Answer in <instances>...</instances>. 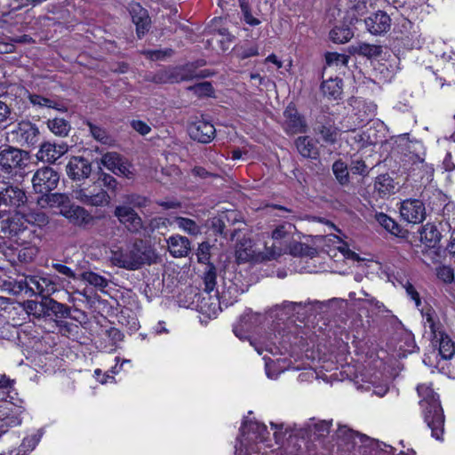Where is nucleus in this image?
Listing matches in <instances>:
<instances>
[{"label":"nucleus","instance_id":"1","mask_svg":"<svg viewBox=\"0 0 455 455\" xmlns=\"http://www.w3.org/2000/svg\"><path fill=\"white\" fill-rule=\"evenodd\" d=\"M421 397L424 421L431 430V435L438 441L443 440L444 433V414L438 395L430 387L420 385L417 387Z\"/></svg>","mask_w":455,"mask_h":455},{"label":"nucleus","instance_id":"2","mask_svg":"<svg viewBox=\"0 0 455 455\" xmlns=\"http://www.w3.org/2000/svg\"><path fill=\"white\" fill-rule=\"evenodd\" d=\"M150 258V250L142 239L121 246H115L111 250L110 260L114 266L128 270H136L145 264Z\"/></svg>","mask_w":455,"mask_h":455},{"label":"nucleus","instance_id":"3","mask_svg":"<svg viewBox=\"0 0 455 455\" xmlns=\"http://www.w3.org/2000/svg\"><path fill=\"white\" fill-rule=\"evenodd\" d=\"M204 292L198 298L200 311L209 317H215L222 310L219 291L215 289L217 284V270L213 264H208L203 275Z\"/></svg>","mask_w":455,"mask_h":455},{"label":"nucleus","instance_id":"4","mask_svg":"<svg viewBox=\"0 0 455 455\" xmlns=\"http://www.w3.org/2000/svg\"><path fill=\"white\" fill-rule=\"evenodd\" d=\"M59 276L45 274L43 272L25 275L23 280L19 282V287L25 289L29 295L48 298L59 291Z\"/></svg>","mask_w":455,"mask_h":455},{"label":"nucleus","instance_id":"5","mask_svg":"<svg viewBox=\"0 0 455 455\" xmlns=\"http://www.w3.org/2000/svg\"><path fill=\"white\" fill-rule=\"evenodd\" d=\"M28 160V152L7 147L0 151V170L12 179L26 168Z\"/></svg>","mask_w":455,"mask_h":455},{"label":"nucleus","instance_id":"6","mask_svg":"<svg viewBox=\"0 0 455 455\" xmlns=\"http://www.w3.org/2000/svg\"><path fill=\"white\" fill-rule=\"evenodd\" d=\"M27 200L25 191L18 186L9 183L0 187V219L6 213L20 212L19 209L25 205Z\"/></svg>","mask_w":455,"mask_h":455},{"label":"nucleus","instance_id":"7","mask_svg":"<svg viewBox=\"0 0 455 455\" xmlns=\"http://www.w3.org/2000/svg\"><path fill=\"white\" fill-rule=\"evenodd\" d=\"M296 228L290 222L277 226L272 232L273 243L270 246L265 245L262 252V259L267 260L275 259L287 251V244L284 241Z\"/></svg>","mask_w":455,"mask_h":455},{"label":"nucleus","instance_id":"8","mask_svg":"<svg viewBox=\"0 0 455 455\" xmlns=\"http://www.w3.org/2000/svg\"><path fill=\"white\" fill-rule=\"evenodd\" d=\"M74 197L84 204L95 207L107 206L111 201L109 194L98 184V181L93 185L74 190Z\"/></svg>","mask_w":455,"mask_h":455},{"label":"nucleus","instance_id":"9","mask_svg":"<svg viewBox=\"0 0 455 455\" xmlns=\"http://www.w3.org/2000/svg\"><path fill=\"white\" fill-rule=\"evenodd\" d=\"M59 180L60 174L53 168L45 166L36 170L31 181L36 193L48 195L57 188Z\"/></svg>","mask_w":455,"mask_h":455},{"label":"nucleus","instance_id":"10","mask_svg":"<svg viewBox=\"0 0 455 455\" xmlns=\"http://www.w3.org/2000/svg\"><path fill=\"white\" fill-rule=\"evenodd\" d=\"M12 139L20 146H34L39 140V130L29 121L20 122L11 132Z\"/></svg>","mask_w":455,"mask_h":455},{"label":"nucleus","instance_id":"11","mask_svg":"<svg viewBox=\"0 0 455 455\" xmlns=\"http://www.w3.org/2000/svg\"><path fill=\"white\" fill-rule=\"evenodd\" d=\"M401 217L408 223L418 224L426 218V208L419 199H406L401 203Z\"/></svg>","mask_w":455,"mask_h":455},{"label":"nucleus","instance_id":"12","mask_svg":"<svg viewBox=\"0 0 455 455\" xmlns=\"http://www.w3.org/2000/svg\"><path fill=\"white\" fill-rule=\"evenodd\" d=\"M114 214L118 219L119 222L131 233L138 234L143 228L141 218L131 207L116 206Z\"/></svg>","mask_w":455,"mask_h":455},{"label":"nucleus","instance_id":"13","mask_svg":"<svg viewBox=\"0 0 455 455\" xmlns=\"http://www.w3.org/2000/svg\"><path fill=\"white\" fill-rule=\"evenodd\" d=\"M240 431L243 436L241 445L245 446L251 442L261 443L267 439V427L256 421H250L249 423L244 421Z\"/></svg>","mask_w":455,"mask_h":455},{"label":"nucleus","instance_id":"14","mask_svg":"<svg viewBox=\"0 0 455 455\" xmlns=\"http://www.w3.org/2000/svg\"><path fill=\"white\" fill-rule=\"evenodd\" d=\"M5 220L0 219V230L5 237L14 238L27 229L26 221L21 212H14Z\"/></svg>","mask_w":455,"mask_h":455},{"label":"nucleus","instance_id":"15","mask_svg":"<svg viewBox=\"0 0 455 455\" xmlns=\"http://www.w3.org/2000/svg\"><path fill=\"white\" fill-rule=\"evenodd\" d=\"M216 133L214 125L204 119H199L193 122L188 126V134L194 140H197L201 143L211 142Z\"/></svg>","mask_w":455,"mask_h":455},{"label":"nucleus","instance_id":"16","mask_svg":"<svg viewBox=\"0 0 455 455\" xmlns=\"http://www.w3.org/2000/svg\"><path fill=\"white\" fill-rule=\"evenodd\" d=\"M68 176L73 180L87 179L92 172V164L83 156H72L66 167Z\"/></svg>","mask_w":455,"mask_h":455},{"label":"nucleus","instance_id":"17","mask_svg":"<svg viewBox=\"0 0 455 455\" xmlns=\"http://www.w3.org/2000/svg\"><path fill=\"white\" fill-rule=\"evenodd\" d=\"M283 128L287 133L296 134L307 132V124L294 107L288 106L283 112Z\"/></svg>","mask_w":455,"mask_h":455},{"label":"nucleus","instance_id":"18","mask_svg":"<svg viewBox=\"0 0 455 455\" xmlns=\"http://www.w3.org/2000/svg\"><path fill=\"white\" fill-rule=\"evenodd\" d=\"M101 164L116 175L129 177L132 173L127 163L116 152H108L100 159Z\"/></svg>","mask_w":455,"mask_h":455},{"label":"nucleus","instance_id":"19","mask_svg":"<svg viewBox=\"0 0 455 455\" xmlns=\"http://www.w3.org/2000/svg\"><path fill=\"white\" fill-rule=\"evenodd\" d=\"M61 214L72 224L78 227H86L93 221L92 214L84 207L70 204L66 209H61Z\"/></svg>","mask_w":455,"mask_h":455},{"label":"nucleus","instance_id":"20","mask_svg":"<svg viewBox=\"0 0 455 455\" xmlns=\"http://www.w3.org/2000/svg\"><path fill=\"white\" fill-rule=\"evenodd\" d=\"M68 150V146L66 143H52L44 142L41 145L37 153V158L43 162L55 163Z\"/></svg>","mask_w":455,"mask_h":455},{"label":"nucleus","instance_id":"21","mask_svg":"<svg viewBox=\"0 0 455 455\" xmlns=\"http://www.w3.org/2000/svg\"><path fill=\"white\" fill-rule=\"evenodd\" d=\"M129 12L132 16V22L136 26V32L139 37L145 35L150 27V18L148 11L140 4L133 3L130 4Z\"/></svg>","mask_w":455,"mask_h":455},{"label":"nucleus","instance_id":"22","mask_svg":"<svg viewBox=\"0 0 455 455\" xmlns=\"http://www.w3.org/2000/svg\"><path fill=\"white\" fill-rule=\"evenodd\" d=\"M365 26L370 33L380 35L389 30L391 27V19L384 12L379 11L364 20Z\"/></svg>","mask_w":455,"mask_h":455},{"label":"nucleus","instance_id":"23","mask_svg":"<svg viewBox=\"0 0 455 455\" xmlns=\"http://www.w3.org/2000/svg\"><path fill=\"white\" fill-rule=\"evenodd\" d=\"M315 132L321 135L323 140L328 144H334L338 139L339 129L335 126L334 122L325 116L317 119Z\"/></svg>","mask_w":455,"mask_h":455},{"label":"nucleus","instance_id":"24","mask_svg":"<svg viewBox=\"0 0 455 455\" xmlns=\"http://www.w3.org/2000/svg\"><path fill=\"white\" fill-rule=\"evenodd\" d=\"M167 244L170 253L175 258L186 257L191 250L188 238L180 235L170 236Z\"/></svg>","mask_w":455,"mask_h":455},{"label":"nucleus","instance_id":"25","mask_svg":"<svg viewBox=\"0 0 455 455\" xmlns=\"http://www.w3.org/2000/svg\"><path fill=\"white\" fill-rule=\"evenodd\" d=\"M421 314L425 328L430 330L432 338H438V335L443 331V325L435 311L431 307H426L421 310Z\"/></svg>","mask_w":455,"mask_h":455},{"label":"nucleus","instance_id":"26","mask_svg":"<svg viewBox=\"0 0 455 455\" xmlns=\"http://www.w3.org/2000/svg\"><path fill=\"white\" fill-rule=\"evenodd\" d=\"M299 153L305 158L315 159L318 156V148L315 141L309 136H300L295 141Z\"/></svg>","mask_w":455,"mask_h":455},{"label":"nucleus","instance_id":"27","mask_svg":"<svg viewBox=\"0 0 455 455\" xmlns=\"http://www.w3.org/2000/svg\"><path fill=\"white\" fill-rule=\"evenodd\" d=\"M255 258L251 239L243 237L235 245V259L238 263H245Z\"/></svg>","mask_w":455,"mask_h":455},{"label":"nucleus","instance_id":"28","mask_svg":"<svg viewBox=\"0 0 455 455\" xmlns=\"http://www.w3.org/2000/svg\"><path fill=\"white\" fill-rule=\"evenodd\" d=\"M394 180L388 174L379 175L374 182V189L380 197H386L395 193Z\"/></svg>","mask_w":455,"mask_h":455},{"label":"nucleus","instance_id":"29","mask_svg":"<svg viewBox=\"0 0 455 455\" xmlns=\"http://www.w3.org/2000/svg\"><path fill=\"white\" fill-rule=\"evenodd\" d=\"M432 339L439 343V355L443 359L448 360L454 355L455 343L443 331L438 335V338H432Z\"/></svg>","mask_w":455,"mask_h":455},{"label":"nucleus","instance_id":"30","mask_svg":"<svg viewBox=\"0 0 455 455\" xmlns=\"http://www.w3.org/2000/svg\"><path fill=\"white\" fill-rule=\"evenodd\" d=\"M45 317L55 316L57 318H68L70 316V308L55 299L46 298Z\"/></svg>","mask_w":455,"mask_h":455},{"label":"nucleus","instance_id":"31","mask_svg":"<svg viewBox=\"0 0 455 455\" xmlns=\"http://www.w3.org/2000/svg\"><path fill=\"white\" fill-rule=\"evenodd\" d=\"M420 241L428 247H435L441 239V233L437 228L431 224H426L419 232Z\"/></svg>","mask_w":455,"mask_h":455},{"label":"nucleus","instance_id":"32","mask_svg":"<svg viewBox=\"0 0 455 455\" xmlns=\"http://www.w3.org/2000/svg\"><path fill=\"white\" fill-rule=\"evenodd\" d=\"M202 76L198 74L196 69L192 64H187L185 66L175 68L171 75L172 82L189 81L194 78Z\"/></svg>","mask_w":455,"mask_h":455},{"label":"nucleus","instance_id":"33","mask_svg":"<svg viewBox=\"0 0 455 455\" xmlns=\"http://www.w3.org/2000/svg\"><path fill=\"white\" fill-rule=\"evenodd\" d=\"M173 223L189 235L196 236L202 233L201 226L195 220L185 217H175Z\"/></svg>","mask_w":455,"mask_h":455},{"label":"nucleus","instance_id":"34","mask_svg":"<svg viewBox=\"0 0 455 455\" xmlns=\"http://www.w3.org/2000/svg\"><path fill=\"white\" fill-rule=\"evenodd\" d=\"M321 89L325 96L337 99L342 92V81L339 78L328 79L322 83Z\"/></svg>","mask_w":455,"mask_h":455},{"label":"nucleus","instance_id":"35","mask_svg":"<svg viewBox=\"0 0 455 455\" xmlns=\"http://www.w3.org/2000/svg\"><path fill=\"white\" fill-rule=\"evenodd\" d=\"M331 426V421H315V419H311V421L307 425L309 434L314 435L315 438L326 436L330 433Z\"/></svg>","mask_w":455,"mask_h":455},{"label":"nucleus","instance_id":"36","mask_svg":"<svg viewBox=\"0 0 455 455\" xmlns=\"http://www.w3.org/2000/svg\"><path fill=\"white\" fill-rule=\"evenodd\" d=\"M78 280L84 281L90 285L101 290L108 285L107 278L92 271H84L79 275Z\"/></svg>","mask_w":455,"mask_h":455},{"label":"nucleus","instance_id":"37","mask_svg":"<svg viewBox=\"0 0 455 455\" xmlns=\"http://www.w3.org/2000/svg\"><path fill=\"white\" fill-rule=\"evenodd\" d=\"M337 436L338 438H342L346 442H352L354 444H356V439H359L362 443L370 440L367 435L355 432L347 426L339 427L337 430Z\"/></svg>","mask_w":455,"mask_h":455},{"label":"nucleus","instance_id":"38","mask_svg":"<svg viewBox=\"0 0 455 455\" xmlns=\"http://www.w3.org/2000/svg\"><path fill=\"white\" fill-rule=\"evenodd\" d=\"M354 36V32L347 26H337L330 32V38L337 44H345Z\"/></svg>","mask_w":455,"mask_h":455},{"label":"nucleus","instance_id":"39","mask_svg":"<svg viewBox=\"0 0 455 455\" xmlns=\"http://www.w3.org/2000/svg\"><path fill=\"white\" fill-rule=\"evenodd\" d=\"M367 0H349L347 19L350 23L357 20L358 16L363 15L367 11Z\"/></svg>","mask_w":455,"mask_h":455},{"label":"nucleus","instance_id":"40","mask_svg":"<svg viewBox=\"0 0 455 455\" xmlns=\"http://www.w3.org/2000/svg\"><path fill=\"white\" fill-rule=\"evenodd\" d=\"M24 308L28 315L36 318L45 317L46 298H43L42 301L28 300L24 304Z\"/></svg>","mask_w":455,"mask_h":455},{"label":"nucleus","instance_id":"41","mask_svg":"<svg viewBox=\"0 0 455 455\" xmlns=\"http://www.w3.org/2000/svg\"><path fill=\"white\" fill-rule=\"evenodd\" d=\"M376 220L392 235H399L402 233V228L399 224L383 212L376 214Z\"/></svg>","mask_w":455,"mask_h":455},{"label":"nucleus","instance_id":"42","mask_svg":"<svg viewBox=\"0 0 455 455\" xmlns=\"http://www.w3.org/2000/svg\"><path fill=\"white\" fill-rule=\"evenodd\" d=\"M255 317L252 312H245L239 318L238 323L234 326L233 331L239 339H243L242 331H249L251 328V320Z\"/></svg>","mask_w":455,"mask_h":455},{"label":"nucleus","instance_id":"43","mask_svg":"<svg viewBox=\"0 0 455 455\" xmlns=\"http://www.w3.org/2000/svg\"><path fill=\"white\" fill-rule=\"evenodd\" d=\"M49 129L57 136L66 137L70 131V124L63 118H53L48 121Z\"/></svg>","mask_w":455,"mask_h":455},{"label":"nucleus","instance_id":"44","mask_svg":"<svg viewBox=\"0 0 455 455\" xmlns=\"http://www.w3.org/2000/svg\"><path fill=\"white\" fill-rule=\"evenodd\" d=\"M347 140L351 146H357L358 148H364L372 144L369 134L365 132H357L355 129L351 130V134Z\"/></svg>","mask_w":455,"mask_h":455},{"label":"nucleus","instance_id":"45","mask_svg":"<svg viewBox=\"0 0 455 455\" xmlns=\"http://www.w3.org/2000/svg\"><path fill=\"white\" fill-rule=\"evenodd\" d=\"M26 225L31 224L36 226H44L48 223V218L45 213L40 211H29L22 212Z\"/></svg>","mask_w":455,"mask_h":455},{"label":"nucleus","instance_id":"46","mask_svg":"<svg viewBox=\"0 0 455 455\" xmlns=\"http://www.w3.org/2000/svg\"><path fill=\"white\" fill-rule=\"evenodd\" d=\"M47 196V202L50 204V206H58L62 207V209H66L70 205V199L69 196L67 194L62 193H52L48 194Z\"/></svg>","mask_w":455,"mask_h":455},{"label":"nucleus","instance_id":"47","mask_svg":"<svg viewBox=\"0 0 455 455\" xmlns=\"http://www.w3.org/2000/svg\"><path fill=\"white\" fill-rule=\"evenodd\" d=\"M332 172L338 181L344 185L348 182V172L347 164L341 160L334 162L332 164Z\"/></svg>","mask_w":455,"mask_h":455},{"label":"nucleus","instance_id":"48","mask_svg":"<svg viewBox=\"0 0 455 455\" xmlns=\"http://www.w3.org/2000/svg\"><path fill=\"white\" fill-rule=\"evenodd\" d=\"M237 57L245 60L259 55V47L256 44H243L236 48Z\"/></svg>","mask_w":455,"mask_h":455},{"label":"nucleus","instance_id":"49","mask_svg":"<svg viewBox=\"0 0 455 455\" xmlns=\"http://www.w3.org/2000/svg\"><path fill=\"white\" fill-rule=\"evenodd\" d=\"M212 245L208 242H203L198 245L196 257L199 263L205 264L208 267L211 259Z\"/></svg>","mask_w":455,"mask_h":455},{"label":"nucleus","instance_id":"50","mask_svg":"<svg viewBox=\"0 0 455 455\" xmlns=\"http://www.w3.org/2000/svg\"><path fill=\"white\" fill-rule=\"evenodd\" d=\"M325 61L328 66H346L348 62V56L337 52H327Z\"/></svg>","mask_w":455,"mask_h":455},{"label":"nucleus","instance_id":"51","mask_svg":"<svg viewBox=\"0 0 455 455\" xmlns=\"http://www.w3.org/2000/svg\"><path fill=\"white\" fill-rule=\"evenodd\" d=\"M188 89L198 97L210 96L213 92L212 85L209 82L198 83L195 85L189 86Z\"/></svg>","mask_w":455,"mask_h":455},{"label":"nucleus","instance_id":"52","mask_svg":"<svg viewBox=\"0 0 455 455\" xmlns=\"http://www.w3.org/2000/svg\"><path fill=\"white\" fill-rule=\"evenodd\" d=\"M90 128V132L92 136L98 141L108 144L110 141V138L108 132L101 127L92 124L91 123L88 124Z\"/></svg>","mask_w":455,"mask_h":455},{"label":"nucleus","instance_id":"53","mask_svg":"<svg viewBox=\"0 0 455 455\" xmlns=\"http://www.w3.org/2000/svg\"><path fill=\"white\" fill-rule=\"evenodd\" d=\"M98 184L100 186L105 187L107 189L110 190L111 192H116L117 188L118 182L117 180L111 176L110 174L102 172L100 173V177L98 178Z\"/></svg>","mask_w":455,"mask_h":455},{"label":"nucleus","instance_id":"54","mask_svg":"<svg viewBox=\"0 0 455 455\" xmlns=\"http://www.w3.org/2000/svg\"><path fill=\"white\" fill-rule=\"evenodd\" d=\"M172 53L173 51L171 48L165 50H148L144 52V54L151 60H164L172 56Z\"/></svg>","mask_w":455,"mask_h":455},{"label":"nucleus","instance_id":"55","mask_svg":"<svg viewBox=\"0 0 455 455\" xmlns=\"http://www.w3.org/2000/svg\"><path fill=\"white\" fill-rule=\"evenodd\" d=\"M437 277L446 283H451L454 281V273L451 267L448 266H441L436 268Z\"/></svg>","mask_w":455,"mask_h":455},{"label":"nucleus","instance_id":"56","mask_svg":"<svg viewBox=\"0 0 455 455\" xmlns=\"http://www.w3.org/2000/svg\"><path fill=\"white\" fill-rule=\"evenodd\" d=\"M52 268L55 269L59 274L72 279V280H78L79 275H77L72 268L69 267L61 264V263H52Z\"/></svg>","mask_w":455,"mask_h":455},{"label":"nucleus","instance_id":"57","mask_svg":"<svg viewBox=\"0 0 455 455\" xmlns=\"http://www.w3.org/2000/svg\"><path fill=\"white\" fill-rule=\"evenodd\" d=\"M241 12L243 14V19L246 24L254 27L261 23L258 18L252 16L249 4H244L242 2Z\"/></svg>","mask_w":455,"mask_h":455},{"label":"nucleus","instance_id":"58","mask_svg":"<svg viewBox=\"0 0 455 455\" xmlns=\"http://www.w3.org/2000/svg\"><path fill=\"white\" fill-rule=\"evenodd\" d=\"M21 420L18 417L6 416L5 418H0V435L5 433L9 427L19 426Z\"/></svg>","mask_w":455,"mask_h":455},{"label":"nucleus","instance_id":"59","mask_svg":"<svg viewBox=\"0 0 455 455\" xmlns=\"http://www.w3.org/2000/svg\"><path fill=\"white\" fill-rule=\"evenodd\" d=\"M29 100L34 106L53 108L56 105L53 100L37 94L29 95Z\"/></svg>","mask_w":455,"mask_h":455},{"label":"nucleus","instance_id":"60","mask_svg":"<svg viewBox=\"0 0 455 455\" xmlns=\"http://www.w3.org/2000/svg\"><path fill=\"white\" fill-rule=\"evenodd\" d=\"M359 52L367 57H376L381 53V48L378 45L363 44L359 47Z\"/></svg>","mask_w":455,"mask_h":455},{"label":"nucleus","instance_id":"61","mask_svg":"<svg viewBox=\"0 0 455 455\" xmlns=\"http://www.w3.org/2000/svg\"><path fill=\"white\" fill-rule=\"evenodd\" d=\"M403 286L406 291L407 296L410 297L411 299L414 301L416 307H419L421 305V300L420 296L417 291L416 288L409 281H406L405 283L403 284Z\"/></svg>","mask_w":455,"mask_h":455},{"label":"nucleus","instance_id":"62","mask_svg":"<svg viewBox=\"0 0 455 455\" xmlns=\"http://www.w3.org/2000/svg\"><path fill=\"white\" fill-rule=\"evenodd\" d=\"M350 170L354 174H367V166L362 159H354L351 162Z\"/></svg>","mask_w":455,"mask_h":455},{"label":"nucleus","instance_id":"63","mask_svg":"<svg viewBox=\"0 0 455 455\" xmlns=\"http://www.w3.org/2000/svg\"><path fill=\"white\" fill-rule=\"evenodd\" d=\"M131 126L140 135H147L151 132V127L141 120H132Z\"/></svg>","mask_w":455,"mask_h":455},{"label":"nucleus","instance_id":"64","mask_svg":"<svg viewBox=\"0 0 455 455\" xmlns=\"http://www.w3.org/2000/svg\"><path fill=\"white\" fill-rule=\"evenodd\" d=\"M40 441V436L37 435H34L31 436H28L23 439L21 446L25 451H32L38 444Z\"/></svg>","mask_w":455,"mask_h":455}]
</instances>
